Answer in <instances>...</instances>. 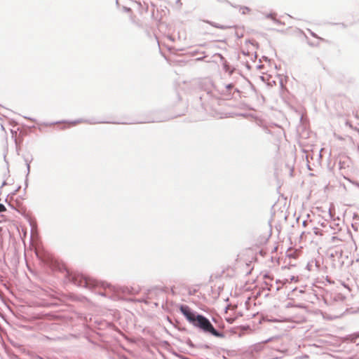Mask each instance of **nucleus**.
<instances>
[{"mask_svg":"<svg viewBox=\"0 0 359 359\" xmlns=\"http://www.w3.org/2000/svg\"><path fill=\"white\" fill-rule=\"evenodd\" d=\"M193 325L199 328L203 332L211 334L215 337L219 338H223L224 337L223 332H219L215 329L210 321L201 314H199L198 316H196V321Z\"/></svg>","mask_w":359,"mask_h":359,"instance_id":"nucleus-1","label":"nucleus"},{"mask_svg":"<svg viewBox=\"0 0 359 359\" xmlns=\"http://www.w3.org/2000/svg\"><path fill=\"white\" fill-rule=\"evenodd\" d=\"M66 279L78 287H84L90 290L95 287L97 283L96 280L79 273H70L67 272Z\"/></svg>","mask_w":359,"mask_h":359,"instance_id":"nucleus-2","label":"nucleus"},{"mask_svg":"<svg viewBox=\"0 0 359 359\" xmlns=\"http://www.w3.org/2000/svg\"><path fill=\"white\" fill-rule=\"evenodd\" d=\"M180 311L185 316L187 320L194 325L196 321V316H198V314L196 312L191 311L187 305H181Z\"/></svg>","mask_w":359,"mask_h":359,"instance_id":"nucleus-3","label":"nucleus"},{"mask_svg":"<svg viewBox=\"0 0 359 359\" xmlns=\"http://www.w3.org/2000/svg\"><path fill=\"white\" fill-rule=\"evenodd\" d=\"M293 281H294V282L298 281V277L291 276V277H290V280H289V279H287V278H285V279L284 280V281H283V283L285 284V283H291V282H293Z\"/></svg>","mask_w":359,"mask_h":359,"instance_id":"nucleus-4","label":"nucleus"},{"mask_svg":"<svg viewBox=\"0 0 359 359\" xmlns=\"http://www.w3.org/2000/svg\"><path fill=\"white\" fill-rule=\"evenodd\" d=\"M240 11H241L242 14H246L250 12V9L247 6H242L240 8Z\"/></svg>","mask_w":359,"mask_h":359,"instance_id":"nucleus-5","label":"nucleus"},{"mask_svg":"<svg viewBox=\"0 0 359 359\" xmlns=\"http://www.w3.org/2000/svg\"><path fill=\"white\" fill-rule=\"evenodd\" d=\"M313 230L314 234L316 236H323V231L317 227H314L313 229Z\"/></svg>","mask_w":359,"mask_h":359,"instance_id":"nucleus-6","label":"nucleus"},{"mask_svg":"<svg viewBox=\"0 0 359 359\" xmlns=\"http://www.w3.org/2000/svg\"><path fill=\"white\" fill-rule=\"evenodd\" d=\"M330 227L334 231L339 230V224H334L333 225H330Z\"/></svg>","mask_w":359,"mask_h":359,"instance_id":"nucleus-7","label":"nucleus"},{"mask_svg":"<svg viewBox=\"0 0 359 359\" xmlns=\"http://www.w3.org/2000/svg\"><path fill=\"white\" fill-rule=\"evenodd\" d=\"M233 87H234V85H233V83H229V84H226V85L225 86V88H226L227 90L232 89Z\"/></svg>","mask_w":359,"mask_h":359,"instance_id":"nucleus-8","label":"nucleus"},{"mask_svg":"<svg viewBox=\"0 0 359 359\" xmlns=\"http://www.w3.org/2000/svg\"><path fill=\"white\" fill-rule=\"evenodd\" d=\"M187 344L188 346H189L190 347H194V345L193 342L190 339L187 340Z\"/></svg>","mask_w":359,"mask_h":359,"instance_id":"nucleus-9","label":"nucleus"},{"mask_svg":"<svg viewBox=\"0 0 359 359\" xmlns=\"http://www.w3.org/2000/svg\"><path fill=\"white\" fill-rule=\"evenodd\" d=\"M5 210H6L5 206L3 204L0 203V212H2Z\"/></svg>","mask_w":359,"mask_h":359,"instance_id":"nucleus-10","label":"nucleus"},{"mask_svg":"<svg viewBox=\"0 0 359 359\" xmlns=\"http://www.w3.org/2000/svg\"><path fill=\"white\" fill-rule=\"evenodd\" d=\"M331 240H332V243H334L335 241H340L339 238L337 236H332Z\"/></svg>","mask_w":359,"mask_h":359,"instance_id":"nucleus-11","label":"nucleus"},{"mask_svg":"<svg viewBox=\"0 0 359 359\" xmlns=\"http://www.w3.org/2000/svg\"><path fill=\"white\" fill-rule=\"evenodd\" d=\"M212 26H214L215 27H217V28H220V29H224L225 27L224 26H222V25H217V24H211Z\"/></svg>","mask_w":359,"mask_h":359,"instance_id":"nucleus-12","label":"nucleus"},{"mask_svg":"<svg viewBox=\"0 0 359 359\" xmlns=\"http://www.w3.org/2000/svg\"><path fill=\"white\" fill-rule=\"evenodd\" d=\"M351 182L355 187H357L358 188H359V182H356V181H351Z\"/></svg>","mask_w":359,"mask_h":359,"instance_id":"nucleus-13","label":"nucleus"},{"mask_svg":"<svg viewBox=\"0 0 359 359\" xmlns=\"http://www.w3.org/2000/svg\"><path fill=\"white\" fill-rule=\"evenodd\" d=\"M198 347H201V348H210V346L209 345H198L197 346Z\"/></svg>","mask_w":359,"mask_h":359,"instance_id":"nucleus-14","label":"nucleus"},{"mask_svg":"<svg viewBox=\"0 0 359 359\" xmlns=\"http://www.w3.org/2000/svg\"><path fill=\"white\" fill-rule=\"evenodd\" d=\"M27 174H29V170H30V165L29 163H27Z\"/></svg>","mask_w":359,"mask_h":359,"instance_id":"nucleus-15","label":"nucleus"},{"mask_svg":"<svg viewBox=\"0 0 359 359\" xmlns=\"http://www.w3.org/2000/svg\"><path fill=\"white\" fill-rule=\"evenodd\" d=\"M311 36H313V37L318 38V36L315 33H313V32H311Z\"/></svg>","mask_w":359,"mask_h":359,"instance_id":"nucleus-16","label":"nucleus"},{"mask_svg":"<svg viewBox=\"0 0 359 359\" xmlns=\"http://www.w3.org/2000/svg\"><path fill=\"white\" fill-rule=\"evenodd\" d=\"M83 121L81 119H79V120H77V121H75L73 123L74 124H76V123H81Z\"/></svg>","mask_w":359,"mask_h":359,"instance_id":"nucleus-17","label":"nucleus"},{"mask_svg":"<svg viewBox=\"0 0 359 359\" xmlns=\"http://www.w3.org/2000/svg\"><path fill=\"white\" fill-rule=\"evenodd\" d=\"M101 296H104V297H106L107 296V294L105 292H99L98 293Z\"/></svg>","mask_w":359,"mask_h":359,"instance_id":"nucleus-18","label":"nucleus"},{"mask_svg":"<svg viewBox=\"0 0 359 359\" xmlns=\"http://www.w3.org/2000/svg\"><path fill=\"white\" fill-rule=\"evenodd\" d=\"M320 225H321V226H323V227H325V226H326V225H327V224H326L325 222H322V223L320 224Z\"/></svg>","mask_w":359,"mask_h":359,"instance_id":"nucleus-19","label":"nucleus"},{"mask_svg":"<svg viewBox=\"0 0 359 359\" xmlns=\"http://www.w3.org/2000/svg\"><path fill=\"white\" fill-rule=\"evenodd\" d=\"M272 15H272L271 13L268 14V15H266V18H272Z\"/></svg>","mask_w":359,"mask_h":359,"instance_id":"nucleus-20","label":"nucleus"},{"mask_svg":"<svg viewBox=\"0 0 359 359\" xmlns=\"http://www.w3.org/2000/svg\"><path fill=\"white\" fill-rule=\"evenodd\" d=\"M207 94H208V95H209V94H211V95H212V90H208L207 91Z\"/></svg>","mask_w":359,"mask_h":359,"instance_id":"nucleus-21","label":"nucleus"},{"mask_svg":"<svg viewBox=\"0 0 359 359\" xmlns=\"http://www.w3.org/2000/svg\"><path fill=\"white\" fill-rule=\"evenodd\" d=\"M6 182L4 181V182L2 183L1 187L4 186V185H6Z\"/></svg>","mask_w":359,"mask_h":359,"instance_id":"nucleus-22","label":"nucleus"}]
</instances>
